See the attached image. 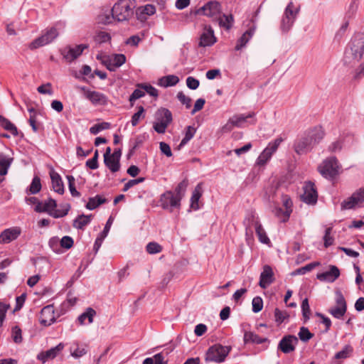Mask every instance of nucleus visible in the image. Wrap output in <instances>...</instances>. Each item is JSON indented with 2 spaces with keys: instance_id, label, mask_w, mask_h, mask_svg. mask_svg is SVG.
Wrapping results in <instances>:
<instances>
[{
  "instance_id": "obj_59",
  "label": "nucleus",
  "mask_w": 364,
  "mask_h": 364,
  "mask_svg": "<svg viewBox=\"0 0 364 364\" xmlns=\"http://www.w3.org/2000/svg\"><path fill=\"white\" fill-rule=\"evenodd\" d=\"M332 231V228L329 227L326 229L325 230V235L323 236V240H324V246L325 247H328L333 245V238L331 236V233Z\"/></svg>"
},
{
  "instance_id": "obj_48",
  "label": "nucleus",
  "mask_w": 364,
  "mask_h": 364,
  "mask_svg": "<svg viewBox=\"0 0 364 364\" xmlns=\"http://www.w3.org/2000/svg\"><path fill=\"white\" fill-rule=\"evenodd\" d=\"M114 20H116V18L112 15V11L111 14H102L98 16L99 23L105 25L112 23Z\"/></svg>"
},
{
  "instance_id": "obj_37",
  "label": "nucleus",
  "mask_w": 364,
  "mask_h": 364,
  "mask_svg": "<svg viewBox=\"0 0 364 364\" xmlns=\"http://www.w3.org/2000/svg\"><path fill=\"white\" fill-rule=\"evenodd\" d=\"M0 125L6 130L11 132V134L16 136L18 134L16 127L11 123L8 119L0 115Z\"/></svg>"
},
{
  "instance_id": "obj_32",
  "label": "nucleus",
  "mask_w": 364,
  "mask_h": 364,
  "mask_svg": "<svg viewBox=\"0 0 364 364\" xmlns=\"http://www.w3.org/2000/svg\"><path fill=\"white\" fill-rule=\"evenodd\" d=\"M201 196H202V186H201L200 183H198L196 186V188L193 192L192 197L191 198V208H193L194 210H198L199 208L198 201H199V199L201 197Z\"/></svg>"
},
{
  "instance_id": "obj_14",
  "label": "nucleus",
  "mask_w": 364,
  "mask_h": 364,
  "mask_svg": "<svg viewBox=\"0 0 364 364\" xmlns=\"http://www.w3.org/2000/svg\"><path fill=\"white\" fill-rule=\"evenodd\" d=\"M303 188L301 200L307 204H315L317 202L318 194L314 183L311 181L306 182Z\"/></svg>"
},
{
  "instance_id": "obj_60",
  "label": "nucleus",
  "mask_w": 364,
  "mask_h": 364,
  "mask_svg": "<svg viewBox=\"0 0 364 364\" xmlns=\"http://www.w3.org/2000/svg\"><path fill=\"white\" fill-rule=\"evenodd\" d=\"M139 87L152 97H156L159 95L158 90L151 85L143 84Z\"/></svg>"
},
{
  "instance_id": "obj_38",
  "label": "nucleus",
  "mask_w": 364,
  "mask_h": 364,
  "mask_svg": "<svg viewBox=\"0 0 364 364\" xmlns=\"http://www.w3.org/2000/svg\"><path fill=\"white\" fill-rule=\"evenodd\" d=\"M96 315V311L92 308L89 307L87 308L85 311L80 314L77 320L79 323L82 325L85 323V320L87 319L89 323H92L93 322L94 316Z\"/></svg>"
},
{
  "instance_id": "obj_63",
  "label": "nucleus",
  "mask_w": 364,
  "mask_h": 364,
  "mask_svg": "<svg viewBox=\"0 0 364 364\" xmlns=\"http://www.w3.org/2000/svg\"><path fill=\"white\" fill-rule=\"evenodd\" d=\"M74 241L70 236H64L60 240V245L65 249H70L73 247Z\"/></svg>"
},
{
  "instance_id": "obj_33",
  "label": "nucleus",
  "mask_w": 364,
  "mask_h": 364,
  "mask_svg": "<svg viewBox=\"0 0 364 364\" xmlns=\"http://www.w3.org/2000/svg\"><path fill=\"white\" fill-rule=\"evenodd\" d=\"M107 199L102 196L97 195L95 197L90 198L86 208L89 210H94L102 204L107 203Z\"/></svg>"
},
{
  "instance_id": "obj_10",
  "label": "nucleus",
  "mask_w": 364,
  "mask_h": 364,
  "mask_svg": "<svg viewBox=\"0 0 364 364\" xmlns=\"http://www.w3.org/2000/svg\"><path fill=\"white\" fill-rule=\"evenodd\" d=\"M364 203V188L356 190L350 197L344 200L341 204L342 210L353 209L363 206Z\"/></svg>"
},
{
  "instance_id": "obj_34",
  "label": "nucleus",
  "mask_w": 364,
  "mask_h": 364,
  "mask_svg": "<svg viewBox=\"0 0 364 364\" xmlns=\"http://www.w3.org/2000/svg\"><path fill=\"white\" fill-rule=\"evenodd\" d=\"M215 21L218 22V24L220 27L229 30L232 26L234 19L232 14H220L218 18Z\"/></svg>"
},
{
  "instance_id": "obj_62",
  "label": "nucleus",
  "mask_w": 364,
  "mask_h": 364,
  "mask_svg": "<svg viewBox=\"0 0 364 364\" xmlns=\"http://www.w3.org/2000/svg\"><path fill=\"white\" fill-rule=\"evenodd\" d=\"M199 80L193 77H188L186 78V85L191 90H196L199 87Z\"/></svg>"
},
{
  "instance_id": "obj_29",
  "label": "nucleus",
  "mask_w": 364,
  "mask_h": 364,
  "mask_svg": "<svg viewBox=\"0 0 364 364\" xmlns=\"http://www.w3.org/2000/svg\"><path fill=\"white\" fill-rule=\"evenodd\" d=\"M156 120L168 126L172 121V114L168 109L161 108L156 113Z\"/></svg>"
},
{
  "instance_id": "obj_43",
  "label": "nucleus",
  "mask_w": 364,
  "mask_h": 364,
  "mask_svg": "<svg viewBox=\"0 0 364 364\" xmlns=\"http://www.w3.org/2000/svg\"><path fill=\"white\" fill-rule=\"evenodd\" d=\"M255 232L257 235L258 236L259 240L262 243L268 244L270 242V240L267 237L266 232L261 224L255 228Z\"/></svg>"
},
{
  "instance_id": "obj_30",
  "label": "nucleus",
  "mask_w": 364,
  "mask_h": 364,
  "mask_svg": "<svg viewBox=\"0 0 364 364\" xmlns=\"http://www.w3.org/2000/svg\"><path fill=\"white\" fill-rule=\"evenodd\" d=\"M92 217V215H86L82 214L74 220L73 225L75 228L82 230L87 225L90 223Z\"/></svg>"
},
{
  "instance_id": "obj_11",
  "label": "nucleus",
  "mask_w": 364,
  "mask_h": 364,
  "mask_svg": "<svg viewBox=\"0 0 364 364\" xmlns=\"http://www.w3.org/2000/svg\"><path fill=\"white\" fill-rule=\"evenodd\" d=\"M98 60H101L102 63L109 71H115L126 62V57L124 54H114L112 55L104 56L103 58L97 56Z\"/></svg>"
},
{
  "instance_id": "obj_41",
  "label": "nucleus",
  "mask_w": 364,
  "mask_h": 364,
  "mask_svg": "<svg viewBox=\"0 0 364 364\" xmlns=\"http://www.w3.org/2000/svg\"><path fill=\"white\" fill-rule=\"evenodd\" d=\"M105 166L113 173L117 172L120 168V163L113 157H107L104 159Z\"/></svg>"
},
{
  "instance_id": "obj_56",
  "label": "nucleus",
  "mask_w": 364,
  "mask_h": 364,
  "mask_svg": "<svg viewBox=\"0 0 364 364\" xmlns=\"http://www.w3.org/2000/svg\"><path fill=\"white\" fill-rule=\"evenodd\" d=\"M353 349L350 346H346L345 348L336 353L335 358L336 359H344L349 356L350 353L352 352Z\"/></svg>"
},
{
  "instance_id": "obj_2",
  "label": "nucleus",
  "mask_w": 364,
  "mask_h": 364,
  "mask_svg": "<svg viewBox=\"0 0 364 364\" xmlns=\"http://www.w3.org/2000/svg\"><path fill=\"white\" fill-rule=\"evenodd\" d=\"M364 53V36L358 34L354 36L344 53L343 61L346 65H353L358 62Z\"/></svg>"
},
{
  "instance_id": "obj_5",
  "label": "nucleus",
  "mask_w": 364,
  "mask_h": 364,
  "mask_svg": "<svg viewBox=\"0 0 364 364\" xmlns=\"http://www.w3.org/2000/svg\"><path fill=\"white\" fill-rule=\"evenodd\" d=\"M231 350L230 346H224L220 344H215L210 346L206 353L205 362L223 363Z\"/></svg>"
},
{
  "instance_id": "obj_1",
  "label": "nucleus",
  "mask_w": 364,
  "mask_h": 364,
  "mask_svg": "<svg viewBox=\"0 0 364 364\" xmlns=\"http://www.w3.org/2000/svg\"><path fill=\"white\" fill-rule=\"evenodd\" d=\"M323 136L324 132L323 129L321 127H315L295 141L294 145V151L298 154H306L316 144L319 143Z\"/></svg>"
},
{
  "instance_id": "obj_16",
  "label": "nucleus",
  "mask_w": 364,
  "mask_h": 364,
  "mask_svg": "<svg viewBox=\"0 0 364 364\" xmlns=\"http://www.w3.org/2000/svg\"><path fill=\"white\" fill-rule=\"evenodd\" d=\"M298 341V338L295 336H285L279 341L278 348L284 353H289L294 350Z\"/></svg>"
},
{
  "instance_id": "obj_25",
  "label": "nucleus",
  "mask_w": 364,
  "mask_h": 364,
  "mask_svg": "<svg viewBox=\"0 0 364 364\" xmlns=\"http://www.w3.org/2000/svg\"><path fill=\"white\" fill-rule=\"evenodd\" d=\"M282 203L283 205L285 208V210H282L281 208L276 209V215L278 217H282V221L285 222L287 221L291 213V206H292V201L291 200L288 198L287 196H284L282 198Z\"/></svg>"
},
{
  "instance_id": "obj_53",
  "label": "nucleus",
  "mask_w": 364,
  "mask_h": 364,
  "mask_svg": "<svg viewBox=\"0 0 364 364\" xmlns=\"http://www.w3.org/2000/svg\"><path fill=\"white\" fill-rule=\"evenodd\" d=\"M109 127V123L108 122H102L100 124H97L90 129V132L92 134H97L100 132L104 129H107Z\"/></svg>"
},
{
  "instance_id": "obj_39",
  "label": "nucleus",
  "mask_w": 364,
  "mask_h": 364,
  "mask_svg": "<svg viewBox=\"0 0 364 364\" xmlns=\"http://www.w3.org/2000/svg\"><path fill=\"white\" fill-rule=\"evenodd\" d=\"M267 341V338H262L257 334L252 331H246L244 334V341L245 343H252L261 344Z\"/></svg>"
},
{
  "instance_id": "obj_7",
  "label": "nucleus",
  "mask_w": 364,
  "mask_h": 364,
  "mask_svg": "<svg viewBox=\"0 0 364 364\" xmlns=\"http://www.w3.org/2000/svg\"><path fill=\"white\" fill-rule=\"evenodd\" d=\"M299 11V8L295 7L292 1H290L288 4L284 9L281 21L280 28L282 32L287 33L291 29L296 18Z\"/></svg>"
},
{
  "instance_id": "obj_40",
  "label": "nucleus",
  "mask_w": 364,
  "mask_h": 364,
  "mask_svg": "<svg viewBox=\"0 0 364 364\" xmlns=\"http://www.w3.org/2000/svg\"><path fill=\"white\" fill-rule=\"evenodd\" d=\"M196 132V129L194 127H186L185 131V136L183 139L181 140L180 144L178 145V149H181L182 146L186 145L194 136Z\"/></svg>"
},
{
  "instance_id": "obj_50",
  "label": "nucleus",
  "mask_w": 364,
  "mask_h": 364,
  "mask_svg": "<svg viewBox=\"0 0 364 364\" xmlns=\"http://www.w3.org/2000/svg\"><path fill=\"white\" fill-rule=\"evenodd\" d=\"M11 334L14 343H20L22 342L21 330L18 326L12 327Z\"/></svg>"
},
{
  "instance_id": "obj_42",
  "label": "nucleus",
  "mask_w": 364,
  "mask_h": 364,
  "mask_svg": "<svg viewBox=\"0 0 364 364\" xmlns=\"http://www.w3.org/2000/svg\"><path fill=\"white\" fill-rule=\"evenodd\" d=\"M188 185V181L185 178L178 184L177 187L175 189L174 195L180 200V201L185 196V193L186 191Z\"/></svg>"
},
{
  "instance_id": "obj_18",
  "label": "nucleus",
  "mask_w": 364,
  "mask_h": 364,
  "mask_svg": "<svg viewBox=\"0 0 364 364\" xmlns=\"http://www.w3.org/2000/svg\"><path fill=\"white\" fill-rule=\"evenodd\" d=\"M274 281V272L269 265H264L260 274L259 285L262 289L267 288Z\"/></svg>"
},
{
  "instance_id": "obj_57",
  "label": "nucleus",
  "mask_w": 364,
  "mask_h": 364,
  "mask_svg": "<svg viewBox=\"0 0 364 364\" xmlns=\"http://www.w3.org/2000/svg\"><path fill=\"white\" fill-rule=\"evenodd\" d=\"M177 98L181 102V104L186 105V107L187 109L191 107L192 100L191 97L186 96L183 92H178Z\"/></svg>"
},
{
  "instance_id": "obj_24",
  "label": "nucleus",
  "mask_w": 364,
  "mask_h": 364,
  "mask_svg": "<svg viewBox=\"0 0 364 364\" xmlns=\"http://www.w3.org/2000/svg\"><path fill=\"white\" fill-rule=\"evenodd\" d=\"M21 234V230L18 228H12L4 230L0 234V243L7 244L16 240Z\"/></svg>"
},
{
  "instance_id": "obj_4",
  "label": "nucleus",
  "mask_w": 364,
  "mask_h": 364,
  "mask_svg": "<svg viewBox=\"0 0 364 364\" xmlns=\"http://www.w3.org/2000/svg\"><path fill=\"white\" fill-rule=\"evenodd\" d=\"M341 167L337 159L335 156H331L323 161L318 166V170L322 176L332 180L339 174Z\"/></svg>"
},
{
  "instance_id": "obj_45",
  "label": "nucleus",
  "mask_w": 364,
  "mask_h": 364,
  "mask_svg": "<svg viewBox=\"0 0 364 364\" xmlns=\"http://www.w3.org/2000/svg\"><path fill=\"white\" fill-rule=\"evenodd\" d=\"M41 183L40 178L36 176L33 178L29 187V191L31 194H36L41 191Z\"/></svg>"
},
{
  "instance_id": "obj_23",
  "label": "nucleus",
  "mask_w": 364,
  "mask_h": 364,
  "mask_svg": "<svg viewBox=\"0 0 364 364\" xmlns=\"http://www.w3.org/2000/svg\"><path fill=\"white\" fill-rule=\"evenodd\" d=\"M244 225L245 226V231H246V236L247 237H252L253 231L252 228L257 227V225H259V221L258 220V218L257 217L256 214L254 212L249 213L246 218L244 220Z\"/></svg>"
},
{
  "instance_id": "obj_13",
  "label": "nucleus",
  "mask_w": 364,
  "mask_h": 364,
  "mask_svg": "<svg viewBox=\"0 0 364 364\" xmlns=\"http://www.w3.org/2000/svg\"><path fill=\"white\" fill-rule=\"evenodd\" d=\"M282 141V138H277L274 141L270 142L257 158V164L264 166L271 159L272 154L277 151Z\"/></svg>"
},
{
  "instance_id": "obj_55",
  "label": "nucleus",
  "mask_w": 364,
  "mask_h": 364,
  "mask_svg": "<svg viewBox=\"0 0 364 364\" xmlns=\"http://www.w3.org/2000/svg\"><path fill=\"white\" fill-rule=\"evenodd\" d=\"M138 11L140 12L141 14L151 16L156 12V8L152 4H146L144 6H140L138 9Z\"/></svg>"
},
{
  "instance_id": "obj_12",
  "label": "nucleus",
  "mask_w": 364,
  "mask_h": 364,
  "mask_svg": "<svg viewBox=\"0 0 364 364\" xmlns=\"http://www.w3.org/2000/svg\"><path fill=\"white\" fill-rule=\"evenodd\" d=\"M336 306L331 308L328 312L336 318H341L346 312L347 304L341 291L336 292Z\"/></svg>"
},
{
  "instance_id": "obj_15",
  "label": "nucleus",
  "mask_w": 364,
  "mask_h": 364,
  "mask_svg": "<svg viewBox=\"0 0 364 364\" xmlns=\"http://www.w3.org/2000/svg\"><path fill=\"white\" fill-rule=\"evenodd\" d=\"M160 202L161 205L164 209H170L171 210L174 208H179L181 205L180 200L172 191H166L162 194Z\"/></svg>"
},
{
  "instance_id": "obj_17",
  "label": "nucleus",
  "mask_w": 364,
  "mask_h": 364,
  "mask_svg": "<svg viewBox=\"0 0 364 364\" xmlns=\"http://www.w3.org/2000/svg\"><path fill=\"white\" fill-rule=\"evenodd\" d=\"M87 48V45L86 44H80L73 48L67 47L62 50V55L67 61L71 62L79 57Z\"/></svg>"
},
{
  "instance_id": "obj_44",
  "label": "nucleus",
  "mask_w": 364,
  "mask_h": 364,
  "mask_svg": "<svg viewBox=\"0 0 364 364\" xmlns=\"http://www.w3.org/2000/svg\"><path fill=\"white\" fill-rule=\"evenodd\" d=\"M319 264V262H312L310 264H308L305 265L304 267H302L301 268H299L296 269L294 272H292V275H297V274H304L308 272L311 271L314 267L318 266Z\"/></svg>"
},
{
  "instance_id": "obj_21",
  "label": "nucleus",
  "mask_w": 364,
  "mask_h": 364,
  "mask_svg": "<svg viewBox=\"0 0 364 364\" xmlns=\"http://www.w3.org/2000/svg\"><path fill=\"white\" fill-rule=\"evenodd\" d=\"M216 42L214 31L210 26H205V31L200 36L199 46L206 47L213 45Z\"/></svg>"
},
{
  "instance_id": "obj_22",
  "label": "nucleus",
  "mask_w": 364,
  "mask_h": 364,
  "mask_svg": "<svg viewBox=\"0 0 364 364\" xmlns=\"http://www.w3.org/2000/svg\"><path fill=\"white\" fill-rule=\"evenodd\" d=\"M339 269L335 265H330L328 271L317 274V279L320 281L333 282L339 277Z\"/></svg>"
},
{
  "instance_id": "obj_9",
  "label": "nucleus",
  "mask_w": 364,
  "mask_h": 364,
  "mask_svg": "<svg viewBox=\"0 0 364 364\" xmlns=\"http://www.w3.org/2000/svg\"><path fill=\"white\" fill-rule=\"evenodd\" d=\"M197 15H204L211 18L213 21L218 18L221 14V5L217 1H210L196 11Z\"/></svg>"
},
{
  "instance_id": "obj_8",
  "label": "nucleus",
  "mask_w": 364,
  "mask_h": 364,
  "mask_svg": "<svg viewBox=\"0 0 364 364\" xmlns=\"http://www.w3.org/2000/svg\"><path fill=\"white\" fill-rule=\"evenodd\" d=\"M58 34L57 29L54 27H51L47 29L40 37L33 41L29 45V48L34 50L48 45L53 42L58 36Z\"/></svg>"
},
{
  "instance_id": "obj_20",
  "label": "nucleus",
  "mask_w": 364,
  "mask_h": 364,
  "mask_svg": "<svg viewBox=\"0 0 364 364\" xmlns=\"http://www.w3.org/2000/svg\"><path fill=\"white\" fill-rule=\"evenodd\" d=\"M64 345L59 343L56 346L51 348L50 349L43 351L37 355V358L41 360L43 363H45L49 360L54 359L63 349Z\"/></svg>"
},
{
  "instance_id": "obj_26",
  "label": "nucleus",
  "mask_w": 364,
  "mask_h": 364,
  "mask_svg": "<svg viewBox=\"0 0 364 364\" xmlns=\"http://www.w3.org/2000/svg\"><path fill=\"white\" fill-rule=\"evenodd\" d=\"M81 90L84 91L85 96L93 104L105 105L107 102V98L101 92L96 91L87 90L85 87H81Z\"/></svg>"
},
{
  "instance_id": "obj_64",
  "label": "nucleus",
  "mask_w": 364,
  "mask_h": 364,
  "mask_svg": "<svg viewBox=\"0 0 364 364\" xmlns=\"http://www.w3.org/2000/svg\"><path fill=\"white\" fill-rule=\"evenodd\" d=\"M358 8V3L357 0H352L351 3L348 6V9L347 11V14L349 17L353 16L355 12L357 11Z\"/></svg>"
},
{
  "instance_id": "obj_36",
  "label": "nucleus",
  "mask_w": 364,
  "mask_h": 364,
  "mask_svg": "<svg viewBox=\"0 0 364 364\" xmlns=\"http://www.w3.org/2000/svg\"><path fill=\"white\" fill-rule=\"evenodd\" d=\"M179 82V78L176 75H169L162 77L159 79V85L166 87L169 86H174Z\"/></svg>"
},
{
  "instance_id": "obj_46",
  "label": "nucleus",
  "mask_w": 364,
  "mask_h": 364,
  "mask_svg": "<svg viewBox=\"0 0 364 364\" xmlns=\"http://www.w3.org/2000/svg\"><path fill=\"white\" fill-rule=\"evenodd\" d=\"M138 111L134 114V115L132 116V120H131V122H132V125L133 127H135L138 124L139 120L141 119H143L144 118V109L142 106H140L138 108Z\"/></svg>"
},
{
  "instance_id": "obj_49",
  "label": "nucleus",
  "mask_w": 364,
  "mask_h": 364,
  "mask_svg": "<svg viewBox=\"0 0 364 364\" xmlns=\"http://www.w3.org/2000/svg\"><path fill=\"white\" fill-rule=\"evenodd\" d=\"M146 249L147 252H149V254H156L162 251L161 246L155 242H151L148 243Z\"/></svg>"
},
{
  "instance_id": "obj_3",
  "label": "nucleus",
  "mask_w": 364,
  "mask_h": 364,
  "mask_svg": "<svg viewBox=\"0 0 364 364\" xmlns=\"http://www.w3.org/2000/svg\"><path fill=\"white\" fill-rule=\"evenodd\" d=\"M135 7L134 0H119L112 9V15L117 21H128L133 16Z\"/></svg>"
},
{
  "instance_id": "obj_47",
  "label": "nucleus",
  "mask_w": 364,
  "mask_h": 364,
  "mask_svg": "<svg viewBox=\"0 0 364 364\" xmlns=\"http://www.w3.org/2000/svg\"><path fill=\"white\" fill-rule=\"evenodd\" d=\"M314 334L311 333L309 329L306 327H301L300 328L299 332V337L300 340L303 342H307L309 341L311 338H313Z\"/></svg>"
},
{
  "instance_id": "obj_51",
  "label": "nucleus",
  "mask_w": 364,
  "mask_h": 364,
  "mask_svg": "<svg viewBox=\"0 0 364 364\" xmlns=\"http://www.w3.org/2000/svg\"><path fill=\"white\" fill-rule=\"evenodd\" d=\"M67 179L68 181V188L71 195L74 197H79L80 193L75 188V178L73 176H67Z\"/></svg>"
},
{
  "instance_id": "obj_35",
  "label": "nucleus",
  "mask_w": 364,
  "mask_h": 364,
  "mask_svg": "<svg viewBox=\"0 0 364 364\" xmlns=\"http://www.w3.org/2000/svg\"><path fill=\"white\" fill-rule=\"evenodd\" d=\"M255 116L254 112H251L247 115L244 114H236L232 116L231 118L232 122L234 124L235 127H242L243 124L247 122V119L252 118Z\"/></svg>"
},
{
  "instance_id": "obj_54",
  "label": "nucleus",
  "mask_w": 364,
  "mask_h": 364,
  "mask_svg": "<svg viewBox=\"0 0 364 364\" xmlns=\"http://www.w3.org/2000/svg\"><path fill=\"white\" fill-rule=\"evenodd\" d=\"M301 310H302L303 316L306 321L308 319H309L310 314H311V310H310L308 299H305L302 301Z\"/></svg>"
},
{
  "instance_id": "obj_61",
  "label": "nucleus",
  "mask_w": 364,
  "mask_h": 364,
  "mask_svg": "<svg viewBox=\"0 0 364 364\" xmlns=\"http://www.w3.org/2000/svg\"><path fill=\"white\" fill-rule=\"evenodd\" d=\"M287 316H288V315L286 311H280L279 309H275V310H274L275 321L279 324L284 322V319Z\"/></svg>"
},
{
  "instance_id": "obj_58",
  "label": "nucleus",
  "mask_w": 364,
  "mask_h": 364,
  "mask_svg": "<svg viewBox=\"0 0 364 364\" xmlns=\"http://www.w3.org/2000/svg\"><path fill=\"white\" fill-rule=\"evenodd\" d=\"M95 41H97L99 43H106L109 41H110L111 37L110 35L105 31H100L97 33V34L95 36Z\"/></svg>"
},
{
  "instance_id": "obj_6",
  "label": "nucleus",
  "mask_w": 364,
  "mask_h": 364,
  "mask_svg": "<svg viewBox=\"0 0 364 364\" xmlns=\"http://www.w3.org/2000/svg\"><path fill=\"white\" fill-rule=\"evenodd\" d=\"M57 203L54 199L49 198L45 202L38 203L35 207V211L38 213H47L54 218H58L65 216L68 213V209H56Z\"/></svg>"
},
{
  "instance_id": "obj_28",
  "label": "nucleus",
  "mask_w": 364,
  "mask_h": 364,
  "mask_svg": "<svg viewBox=\"0 0 364 364\" xmlns=\"http://www.w3.org/2000/svg\"><path fill=\"white\" fill-rule=\"evenodd\" d=\"M53 191L59 194L64 193V186L60 175L57 173H50Z\"/></svg>"
},
{
  "instance_id": "obj_19",
  "label": "nucleus",
  "mask_w": 364,
  "mask_h": 364,
  "mask_svg": "<svg viewBox=\"0 0 364 364\" xmlns=\"http://www.w3.org/2000/svg\"><path fill=\"white\" fill-rule=\"evenodd\" d=\"M54 313L55 311L53 305H48L44 306L41 311V324L45 326H48L53 323L55 321Z\"/></svg>"
},
{
  "instance_id": "obj_31",
  "label": "nucleus",
  "mask_w": 364,
  "mask_h": 364,
  "mask_svg": "<svg viewBox=\"0 0 364 364\" xmlns=\"http://www.w3.org/2000/svg\"><path fill=\"white\" fill-rule=\"evenodd\" d=\"M13 161V158L6 154H0V175L4 176L7 173L8 168Z\"/></svg>"
},
{
  "instance_id": "obj_27",
  "label": "nucleus",
  "mask_w": 364,
  "mask_h": 364,
  "mask_svg": "<svg viewBox=\"0 0 364 364\" xmlns=\"http://www.w3.org/2000/svg\"><path fill=\"white\" fill-rule=\"evenodd\" d=\"M255 31V27L250 28L247 31H245L242 36L237 40V44L235 47L236 50H241L243 47L246 46L250 39L254 35Z\"/></svg>"
},
{
  "instance_id": "obj_52",
  "label": "nucleus",
  "mask_w": 364,
  "mask_h": 364,
  "mask_svg": "<svg viewBox=\"0 0 364 364\" xmlns=\"http://www.w3.org/2000/svg\"><path fill=\"white\" fill-rule=\"evenodd\" d=\"M252 304V311L255 313L259 312L263 308V301L260 296L253 298Z\"/></svg>"
}]
</instances>
